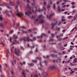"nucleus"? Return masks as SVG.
<instances>
[{"mask_svg": "<svg viewBox=\"0 0 77 77\" xmlns=\"http://www.w3.org/2000/svg\"><path fill=\"white\" fill-rule=\"evenodd\" d=\"M44 18V17L42 15H40L38 17L37 19L35 20V22H36V21H38L39 23L42 24V23H44L45 22V21L43 20Z\"/></svg>", "mask_w": 77, "mask_h": 77, "instance_id": "nucleus-1", "label": "nucleus"}, {"mask_svg": "<svg viewBox=\"0 0 77 77\" xmlns=\"http://www.w3.org/2000/svg\"><path fill=\"white\" fill-rule=\"evenodd\" d=\"M26 8L28 9V10L25 12V14L26 15L29 16V15L32 14V13L30 12V11L31 10V7L29 6V4H27V6Z\"/></svg>", "mask_w": 77, "mask_h": 77, "instance_id": "nucleus-2", "label": "nucleus"}, {"mask_svg": "<svg viewBox=\"0 0 77 77\" xmlns=\"http://www.w3.org/2000/svg\"><path fill=\"white\" fill-rule=\"evenodd\" d=\"M23 40L24 41H28V42H29V36H27L26 38L25 37H23V38H22L20 40V41H22V40Z\"/></svg>", "mask_w": 77, "mask_h": 77, "instance_id": "nucleus-3", "label": "nucleus"}, {"mask_svg": "<svg viewBox=\"0 0 77 77\" xmlns=\"http://www.w3.org/2000/svg\"><path fill=\"white\" fill-rule=\"evenodd\" d=\"M39 75L40 76V77H42V76H43L44 77H47V75H48V73H45V72H43L42 73V75H41L40 73H39Z\"/></svg>", "mask_w": 77, "mask_h": 77, "instance_id": "nucleus-4", "label": "nucleus"}, {"mask_svg": "<svg viewBox=\"0 0 77 77\" xmlns=\"http://www.w3.org/2000/svg\"><path fill=\"white\" fill-rule=\"evenodd\" d=\"M15 52H14L15 54L18 56L19 54H20V50L17 49H14Z\"/></svg>", "mask_w": 77, "mask_h": 77, "instance_id": "nucleus-5", "label": "nucleus"}, {"mask_svg": "<svg viewBox=\"0 0 77 77\" xmlns=\"http://www.w3.org/2000/svg\"><path fill=\"white\" fill-rule=\"evenodd\" d=\"M13 37L15 39L14 40V42H16V43H17V44H19V42L18 41H17V40L16 39H17V36H15V35L14 34L13 35Z\"/></svg>", "mask_w": 77, "mask_h": 77, "instance_id": "nucleus-6", "label": "nucleus"}, {"mask_svg": "<svg viewBox=\"0 0 77 77\" xmlns=\"http://www.w3.org/2000/svg\"><path fill=\"white\" fill-rule=\"evenodd\" d=\"M17 16L18 17H23V14L21 12H19L17 13Z\"/></svg>", "mask_w": 77, "mask_h": 77, "instance_id": "nucleus-7", "label": "nucleus"}, {"mask_svg": "<svg viewBox=\"0 0 77 77\" xmlns=\"http://www.w3.org/2000/svg\"><path fill=\"white\" fill-rule=\"evenodd\" d=\"M17 5L16 6V9H17L16 11L17 12H18V9H17V8H18V6H19V5H20V2H19V1H18L17 2Z\"/></svg>", "mask_w": 77, "mask_h": 77, "instance_id": "nucleus-8", "label": "nucleus"}, {"mask_svg": "<svg viewBox=\"0 0 77 77\" xmlns=\"http://www.w3.org/2000/svg\"><path fill=\"white\" fill-rule=\"evenodd\" d=\"M57 20H56L54 24L53 23H51V25H52V27H51L52 29L53 28V27H54V26H55V25H56V24H57Z\"/></svg>", "mask_w": 77, "mask_h": 77, "instance_id": "nucleus-9", "label": "nucleus"}, {"mask_svg": "<svg viewBox=\"0 0 77 77\" xmlns=\"http://www.w3.org/2000/svg\"><path fill=\"white\" fill-rule=\"evenodd\" d=\"M43 36H48V35H45V34H44V33H42L40 36H37V38H42V37Z\"/></svg>", "mask_w": 77, "mask_h": 77, "instance_id": "nucleus-10", "label": "nucleus"}, {"mask_svg": "<svg viewBox=\"0 0 77 77\" xmlns=\"http://www.w3.org/2000/svg\"><path fill=\"white\" fill-rule=\"evenodd\" d=\"M54 15V13H53L50 15L48 17V16H47V18H48L49 20H50V19H51V17H52V16Z\"/></svg>", "mask_w": 77, "mask_h": 77, "instance_id": "nucleus-11", "label": "nucleus"}, {"mask_svg": "<svg viewBox=\"0 0 77 77\" xmlns=\"http://www.w3.org/2000/svg\"><path fill=\"white\" fill-rule=\"evenodd\" d=\"M57 8L58 12H60V11H62V12H63V9H62L61 10L60 9V7H59V6H58Z\"/></svg>", "mask_w": 77, "mask_h": 77, "instance_id": "nucleus-12", "label": "nucleus"}, {"mask_svg": "<svg viewBox=\"0 0 77 77\" xmlns=\"http://www.w3.org/2000/svg\"><path fill=\"white\" fill-rule=\"evenodd\" d=\"M0 27L2 28H4L5 27V25L2 23H0Z\"/></svg>", "mask_w": 77, "mask_h": 77, "instance_id": "nucleus-13", "label": "nucleus"}, {"mask_svg": "<svg viewBox=\"0 0 77 77\" xmlns=\"http://www.w3.org/2000/svg\"><path fill=\"white\" fill-rule=\"evenodd\" d=\"M8 12H9V11H8L7 10H6L5 11V13H6V15H7V16L8 17H10V15L9 14V13H8Z\"/></svg>", "mask_w": 77, "mask_h": 77, "instance_id": "nucleus-14", "label": "nucleus"}, {"mask_svg": "<svg viewBox=\"0 0 77 77\" xmlns=\"http://www.w3.org/2000/svg\"><path fill=\"white\" fill-rule=\"evenodd\" d=\"M8 5L7 4H6L5 2H4L2 4H0V6H6Z\"/></svg>", "mask_w": 77, "mask_h": 77, "instance_id": "nucleus-15", "label": "nucleus"}, {"mask_svg": "<svg viewBox=\"0 0 77 77\" xmlns=\"http://www.w3.org/2000/svg\"><path fill=\"white\" fill-rule=\"evenodd\" d=\"M35 8L36 10V11H37V12H40V11H42V9L40 10L39 8L38 9V10H37V7H35Z\"/></svg>", "mask_w": 77, "mask_h": 77, "instance_id": "nucleus-16", "label": "nucleus"}, {"mask_svg": "<svg viewBox=\"0 0 77 77\" xmlns=\"http://www.w3.org/2000/svg\"><path fill=\"white\" fill-rule=\"evenodd\" d=\"M25 72L24 71H23L22 72V77H26L25 74H24Z\"/></svg>", "mask_w": 77, "mask_h": 77, "instance_id": "nucleus-17", "label": "nucleus"}, {"mask_svg": "<svg viewBox=\"0 0 77 77\" xmlns=\"http://www.w3.org/2000/svg\"><path fill=\"white\" fill-rule=\"evenodd\" d=\"M56 68V67L54 66H51L50 67L49 69H52L53 68Z\"/></svg>", "mask_w": 77, "mask_h": 77, "instance_id": "nucleus-18", "label": "nucleus"}, {"mask_svg": "<svg viewBox=\"0 0 77 77\" xmlns=\"http://www.w3.org/2000/svg\"><path fill=\"white\" fill-rule=\"evenodd\" d=\"M70 50H73V48H74V46H72L71 45L70 46Z\"/></svg>", "mask_w": 77, "mask_h": 77, "instance_id": "nucleus-19", "label": "nucleus"}, {"mask_svg": "<svg viewBox=\"0 0 77 77\" xmlns=\"http://www.w3.org/2000/svg\"><path fill=\"white\" fill-rule=\"evenodd\" d=\"M51 56L52 57H56L57 56V55H55L54 54H52L51 55Z\"/></svg>", "mask_w": 77, "mask_h": 77, "instance_id": "nucleus-20", "label": "nucleus"}, {"mask_svg": "<svg viewBox=\"0 0 77 77\" xmlns=\"http://www.w3.org/2000/svg\"><path fill=\"white\" fill-rule=\"evenodd\" d=\"M7 52H6V57H8V54L9 53V50H7Z\"/></svg>", "mask_w": 77, "mask_h": 77, "instance_id": "nucleus-21", "label": "nucleus"}, {"mask_svg": "<svg viewBox=\"0 0 77 77\" xmlns=\"http://www.w3.org/2000/svg\"><path fill=\"white\" fill-rule=\"evenodd\" d=\"M60 49L61 50H65V48L62 47H60Z\"/></svg>", "mask_w": 77, "mask_h": 77, "instance_id": "nucleus-22", "label": "nucleus"}, {"mask_svg": "<svg viewBox=\"0 0 77 77\" xmlns=\"http://www.w3.org/2000/svg\"><path fill=\"white\" fill-rule=\"evenodd\" d=\"M77 58H75L73 61V62H74V63H76V62H77Z\"/></svg>", "mask_w": 77, "mask_h": 77, "instance_id": "nucleus-23", "label": "nucleus"}, {"mask_svg": "<svg viewBox=\"0 0 77 77\" xmlns=\"http://www.w3.org/2000/svg\"><path fill=\"white\" fill-rule=\"evenodd\" d=\"M10 4L11 6H14V4L13 2H10Z\"/></svg>", "mask_w": 77, "mask_h": 77, "instance_id": "nucleus-24", "label": "nucleus"}, {"mask_svg": "<svg viewBox=\"0 0 77 77\" xmlns=\"http://www.w3.org/2000/svg\"><path fill=\"white\" fill-rule=\"evenodd\" d=\"M10 12L11 14V15L12 16V17H14V14H13L12 13V11H10Z\"/></svg>", "mask_w": 77, "mask_h": 77, "instance_id": "nucleus-25", "label": "nucleus"}, {"mask_svg": "<svg viewBox=\"0 0 77 77\" xmlns=\"http://www.w3.org/2000/svg\"><path fill=\"white\" fill-rule=\"evenodd\" d=\"M2 19H3V18H2V15H0V20L1 21H2Z\"/></svg>", "mask_w": 77, "mask_h": 77, "instance_id": "nucleus-26", "label": "nucleus"}, {"mask_svg": "<svg viewBox=\"0 0 77 77\" xmlns=\"http://www.w3.org/2000/svg\"><path fill=\"white\" fill-rule=\"evenodd\" d=\"M75 72V71H72L70 72V74L71 75H72V74H74V72Z\"/></svg>", "mask_w": 77, "mask_h": 77, "instance_id": "nucleus-27", "label": "nucleus"}, {"mask_svg": "<svg viewBox=\"0 0 77 77\" xmlns=\"http://www.w3.org/2000/svg\"><path fill=\"white\" fill-rule=\"evenodd\" d=\"M28 65L29 66H33V65H34L32 63H29V64H28Z\"/></svg>", "mask_w": 77, "mask_h": 77, "instance_id": "nucleus-28", "label": "nucleus"}, {"mask_svg": "<svg viewBox=\"0 0 77 77\" xmlns=\"http://www.w3.org/2000/svg\"><path fill=\"white\" fill-rule=\"evenodd\" d=\"M32 62H35V63H36V62H37V60H32Z\"/></svg>", "mask_w": 77, "mask_h": 77, "instance_id": "nucleus-29", "label": "nucleus"}, {"mask_svg": "<svg viewBox=\"0 0 77 77\" xmlns=\"http://www.w3.org/2000/svg\"><path fill=\"white\" fill-rule=\"evenodd\" d=\"M2 66H1V65L0 64V71L1 72H2Z\"/></svg>", "mask_w": 77, "mask_h": 77, "instance_id": "nucleus-30", "label": "nucleus"}, {"mask_svg": "<svg viewBox=\"0 0 77 77\" xmlns=\"http://www.w3.org/2000/svg\"><path fill=\"white\" fill-rule=\"evenodd\" d=\"M75 57V55H73L72 57H70V58H74V57Z\"/></svg>", "mask_w": 77, "mask_h": 77, "instance_id": "nucleus-31", "label": "nucleus"}, {"mask_svg": "<svg viewBox=\"0 0 77 77\" xmlns=\"http://www.w3.org/2000/svg\"><path fill=\"white\" fill-rule=\"evenodd\" d=\"M72 18V16H70L68 17V19H70V18Z\"/></svg>", "mask_w": 77, "mask_h": 77, "instance_id": "nucleus-32", "label": "nucleus"}, {"mask_svg": "<svg viewBox=\"0 0 77 77\" xmlns=\"http://www.w3.org/2000/svg\"><path fill=\"white\" fill-rule=\"evenodd\" d=\"M61 23H62V22L60 21L59 22V23H58V26H60V24H61Z\"/></svg>", "mask_w": 77, "mask_h": 77, "instance_id": "nucleus-33", "label": "nucleus"}, {"mask_svg": "<svg viewBox=\"0 0 77 77\" xmlns=\"http://www.w3.org/2000/svg\"><path fill=\"white\" fill-rule=\"evenodd\" d=\"M42 10H43V11H45V8L44 6H43L42 7Z\"/></svg>", "mask_w": 77, "mask_h": 77, "instance_id": "nucleus-34", "label": "nucleus"}, {"mask_svg": "<svg viewBox=\"0 0 77 77\" xmlns=\"http://www.w3.org/2000/svg\"><path fill=\"white\" fill-rule=\"evenodd\" d=\"M22 31L23 32V33H27V32H26V31H24L23 30H22Z\"/></svg>", "mask_w": 77, "mask_h": 77, "instance_id": "nucleus-35", "label": "nucleus"}, {"mask_svg": "<svg viewBox=\"0 0 77 77\" xmlns=\"http://www.w3.org/2000/svg\"><path fill=\"white\" fill-rule=\"evenodd\" d=\"M33 77H38V76L37 75H33Z\"/></svg>", "mask_w": 77, "mask_h": 77, "instance_id": "nucleus-36", "label": "nucleus"}, {"mask_svg": "<svg viewBox=\"0 0 77 77\" xmlns=\"http://www.w3.org/2000/svg\"><path fill=\"white\" fill-rule=\"evenodd\" d=\"M49 3L50 4H52V2H51V0H50V1H49Z\"/></svg>", "mask_w": 77, "mask_h": 77, "instance_id": "nucleus-37", "label": "nucleus"}, {"mask_svg": "<svg viewBox=\"0 0 77 77\" xmlns=\"http://www.w3.org/2000/svg\"><path fill=\"white\" fill-rule=\"evenodd\" d=\"M62 21L63 22L65 21H66V20L64 19H62Z\"/></svg>", "mask_w": 77, "mask_h": 77, "instance_id": "nucleus-38", "label": "nucleus"}, {"mask_svg": "<svg viewBox=\"0 0 77 77\" xmlns=\"http://www.w3.org/2000/svg\"><path fill=\"white\" fill-rule=\"evenodd\" d=\"M27 47L28 48H30V45H29V44H27Z\"/></svg>", "mask_w": 77, "mask_h": 77, "instance_id": "nucleus-39", "label": "nucleus"}, {"mask_svg": "<svg viewBox=\"0 0 77 77\" xmlns=\"http://www.w3.org/2000/svg\"><path fill=\"white\" fill-rule=\"evenodd\" d=\"M5 66L6 67H8V65H7V64H6V63H5Z\"/></svg>", "mask_w": 77, "mask_h": 77, "instance_id": "nucleus-40", "label": "nucleus"}, {"mask_svg": "<svg viewBox=\"0 0 77 77\" xmlns=\"http://www.w3.org/2000/svg\"><path fill=\"white\" fill-rule=\"evenodd\" d=\"M70 65H72V66H74V64L72 63H70Z\"/></svg>", "mask_w": 77, "mask_h": 77, "instance_id": "nucleus-41", "label": "nucleus"}, {"mask_svg": "<svg viewBox=\"0 0 77 77\" xmlns=\"http://www.w3.org/2000/svg\"><path fill=\"white\" fill-rule=\"evenodd\" d=\"M70 65H72V66H74V64L72 63H70Z\"/></svg>", "mask_w": 77, "mask_h": 77, "instance_id": "nucleus-42", "label": "nucleus"}, {"mask_svg": "<svg viewBox=\"0 0 77 77\" xmlns=\"http://www.w3.org/2000/svg\"><path fill=\"white\" fill-rule=\"evenodd\" d=\"M33 40H34V41H35L36 40V37H33Z\"/></svg>", "mask_w": 77, "mask_h": 77, "instance_id": "nucleus-43", "label": "nucleus"}, {"mask_svg": "<svg viewBox=\"0 0 77 77\" xmlns=\"http://www.w3.org/2000/svg\"><path fill=\"white\" fill-rule=\"evenodd\" d=\"M35 48V47L34 46H32V47H30V48L31 49H32V48Z\"/></svg>", "mask_w": 77, "mask_h": 77, "instance_id": "nucleus-44", "label": "nucleus"}, {"mask_svg": "<svg viewBox=\"0 0 77 77\" xmlns=\"http://www.w3.org/2000/svg\"><path fill=\"white\" fill-rule=\"evenodd\" d=\"M1 44H2V45H5V44H4L3 42H2L1 43Z\"/></svg>", "mask_w": 77, "mask_h": 77, "instance_id": "nucleus-45", "label": "nucleus"}, {"mask_svg": "<svg viewBox=\"0 0 77 77\" xmlns=\"http://www.w3.org/2000/svg\"><path fill=\"white\" fill-rule=\"evenodd\" d=\"M75 12H76V10H74L73 11V13H75Z\"/></svg>", "mask_w": 77, "mask_h": 77, "instance_id": "nucleus-46", "label": "nucleus"}, {"mask_svg": "<svg viewBox=\"0 0 77 77\" xmlns=\"http://www.w3.org/2000/svg\"><path fill=\"white\" fill-rule=\"evenodd\" d=\"M71 5H72V6H74V2L72 3Z\"/></svg>", "mask_w": 77, "mask_h": 77, "instance_id": "nucleus-47", "label": "nucleus"}, {"mask_svg": "<svg viewBox=\"0 0 77 77\" xmlns=\"http://www.w3.org/2000/svg\"><path fill=\"white\" fill-rule=\"evenodd\" d=\"M63 1L64 2H65V3H66L68 2V1L67 0H63Z\"/></svg>", "mask_w": 77, "mask_h": 77, "instance_id": "nucleus-48", "label": "nucleus"}, {"mask_svg": "<svg viewBox=\"0 0 77 77\" xmlns=\"http://www.w3.org/2000/svg\"><path fill=\"white\" fill-rule=\"evenodd\" d=\"M10 32L11 33H12L13 32V30H11L10 31Z\"/></svg>", "mask_w": 77, "mask_h": 77, "instance_id": "nucleus-49", "label": "nucleus"}, {"mask_svg": "<svg viewBox=\"0 0 77 77\" xmlns=\"http://www.w3.org/2000/svg\"><path fill=\"white\" fill-rule=\"evenodd\" d=\"M68 38V37H65V38H64V40H66V39H67V38Z\"/></svg>", "mask_w": 77, "mask_h": 77, "instance_id": "nucleus-50", "label": "nucleus"}, {"mask_svg": "<svg viewBox=\"0 0 77 77\" xmlns=\"http://www.w3.org/2000/svg\"><path fill=\"white\" fill-rule=\"evenodd\" d=\"M11 37H10V42H12V40H11Z\"/></svg>", "mask_w": 77, "mask_h": 77, "instance_id": "nucleus-51", "label": "nucleus"}, {"mask_svg": "<svg viewBox=\"0 0 77 77\" xmlns=\"http://www.w3.org/2000/svg\"><path fill=\"white\" fill-rule=\"evenodd\" d=\"M43 3L44 5H46V3L45 1Z\"/></svg>", "mask_w": 77, "mask_h": 77, "instance_id": "nucleus-52", "label": "nucleus"}, {"mask_svg": "<svg viewBox=\"0 0 77 77\" xmlns=\"http://www.w3.org/2000/svg\"><path fill=\"white\" fill-rule=\"evenodd\" d=\"M32 11L33 12H34V13H36V11L32 10Z\"/></svg>", "mask_w": 77, "mask_h": 77, "instance_id": "nucleus-53", "label": "nucleus"}, {"mask_svg": "<svg viewBox=\"0 0 77 77\" xmlns=\"http://www.w3.org/2000/svg\"><path fill=\"white\" fill-rule=\"evenodd\" d=\"M35 52H36V53H37V51H38V49H37V48L35 49Z\"/></svg>", "mask_w": 77, "mask_h": 77, "instance_id": "nucleus-54", "label": "nucleus"}, {"mask_svg": "<svg viewBox=\"0 0 77 77\" xmlns=\"http://www.w3.org/2000/svg\"><path fill=\"white\" fill-rule=\"evenodd\" d=\"M20 48L21 49H22V50H24V48H23V47L21 46Z\"/></svg>", "mask_w": 77, "mask_h": 77, "instance_id": "nucleus-55", "label": "nucleus"}, {"mask_svg": "<svg viewBox=\"0 0 77 77\" xmlns=\"http://www.w3.org/2000/svg\"><path fill=\"white\" fill-rule=\"evenodd\" d=\"M0 31L2 33V32H4V31L2 30H0Z\"/></svg>", "mask_w": 77, "mask_h": 77, "instance_id": "nucleus-56", "label": "nucleus"}, {"mask_svg": "<svg viewBox=\"0 0 77 77\" xmlns=\"http://www.w3.org/2000/svg\"><path fill=\"white\" fill-rule=\"evenodd\" d=\"M74 29H73L70 31V32H71V33H72V32H73V31H74Z\"/></svg>", "mask_w": 77, "mask_h": 77, "instance_id": "nucleus-57", "label": "nucleus"}, {"mask_svg": "<svg viewBox=\"0 0 77 77\" xmlns=\"http://www.w3.org/2000/svg\"><path fill=\"white\" fill-rule=\"evenodd\" d=\"M53 8L54 9H55V4H54L53 5Z\"/></svg>", "mask_w": 77, "mask_h": 77, "instance_id": "nucleus-58", "label": "nucleus"}, {"mask_svg": "<svg viewBox=\"0 0 77 77\" xmlns=\"http://www.w3.org/2000/svg\"><path fill=\"white\" fill-rule=\"evenodd\" d=\"M76 19H77V18L76 17H75L74 18V21H75V20H76Z\"/></svg>", "mask_w": 77, "mask_h": 77, "instance_id": "nucleus-59", "label": "nucleus"}, {"mask_svg": "<svg viewBox=\"0 0 77 77\" xmlns=\"http://www.w3.org/2000/svg\"><path fill=\"white\" fill-rule=\"evenodd\" d=\"M73 29H76V30H77V27H75Z\"/></svg>", "mask_w": 77, "mask_h": 77, "instance_id": "nucleus-60", "label": "nucleus"}, {"mask_svg": "<svg viewBox=\"0 0 77 77\" xmlns=\"http://www.w3.org/2000/svg\"><path fill=\"white\" fill-rule=\"evenodd\" d=\"M60 30V28H57V30H58V31H59Z\"/></svg>", "mask_w": 77, "mask_h": 77, "instance_id": "nucleus-61", "label": "nucleus"}, {"mask_svg": "<svg viewBox=\"0 0 77 77\" xmlns=\"http://www.w3.org/2000/svg\"><path fill=\"white\" fill-rule=\"evenodd\" d=\"M7 8H8V9H10V8H11L9 6H7Z\"/></svg>", "mask_w": 77, "mask_h": 77, "instance_id": "nucleus-62", "label": "nucleus"}, {"mask_svg": "<svg viewBox=\"0 0 77 77\" xmlns=\"http://www.w3.org/2000/svg\"><path fill=\"white\" fill-rule=\"evenodd\" d=\"M35 4V2H33V3L31 4L32 5H34Z\"/></svg>", "mask_w": 77, "mask_h": 77, "instance_id": "nucleus-63", "label": "nucleus"}, {"mask_svg": "<svg viewBox=\"0 0 77 77\" xmlns=\"http://www.w3.org/2000/svg\"><path fill=\"white\" fill-rule=\"evenodd\" d=\"M11 74L13 75V74H14V72H13V71H11Z\"/></svg>", "mask_w": 77, "mask_h": 77, "instance_id": "nucleus-64", "label": "nucleus"}]
</instances>
